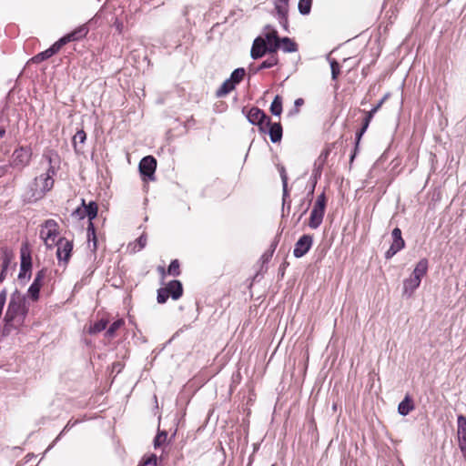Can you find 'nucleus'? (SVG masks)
<instances>
[{
  "mask_svg": "<svg viewBox=\"0 0 466 466\" xmlns=\"http://www.w3.org/2000/svg\"><path fill=\"white\" fill-rule=\"evenodd\" d=\"M107 320L101 319L95 323L91 324L88 328V333L91 335L97 334L106 329L107 326Z\"/></svg>",
  "mask_w": 466,
  "mask_h": 466,
  "instance_id": "31",
  "label": "nucleus"
},
{
  "mask_svg": "<svg viewBox=\"0 0 466 466\" xmlns=\"http://www.w3.org/2000/svg\"><path fill=\"white\" fill-rule=\"evenodd\" d=\"M278 50V46L274 45L271 48L267 47V43L263 40L262 36H258L254 39L251 50L250 56L252 59L257 60L263 57L267 53L274 55Z\"/></svg>",
  "mask_w": 466,
  "mask_h": 466,
  "instance_id": "8",
  "label": "nucleus"
},
{
  "mask_svg": "<svg viewBox=\"0 0 466 466\" xmlns=\"http://www.w3.org/2000/svg\"><path fill=\"white\" fill-rule=\"evenodd\" d=\"M276 14L289 12V0H274Z\"/></svg>",
  "mask_w": 466,
  "mask_h": 466,
  "instance_id": "40",
  "label": "nucleus"
},
{
  "mask_svg": "<svg viewBox=\"0 0 466 466\" xmlns=\"http://www.w3.org/2000/svg\"><path fill=\"white\" fill-rule=\"evenodd\" d=\"M265 128L267 129L266 133H268L270 140L272 143H278L282 138V126L279 122L272 123L269 118V124H265Z\"/></svg>",
  "mask_w": 466,
  "mask_h": 466,
  "instance_id": "18",
  "label": "nucleus"
},
{
  "mask_svg": "<svg viewBox=\"0 0 466 466\" xmlns=\"http://www.w3.org/2000/svg\"><path fill=\"white\" fill-rule=\"evenodd\" d=\"M28 313L25 297L15 289L10 296L7 309L4 317L2 337H7L13 330H19L25 324Z\"/></svg>",
  "mask_w": 466,
  "mask_h": 466,
  "instance_id": "1",
  "label": "nucleus"
},
{
  "mask_svg": "<svg viewBox=\"0 0 466 466\" xmlns=\"http://www.w3.org/2000/svg\"><path fill=\"white\" fill-rule=\"evenodd\" d=\"M457 435L459 448L466 459V417L462 414L457 417Z\"/></svg>",
  "mask_w": 466,
  "mask_h": 466,
  "instance_id": "15",
  "label": "nucleus"
},
{
  "mask_svg": "<svg viewBox=\"0 0 466 466\" xmlns=\"http://www.w3.org/2000/svg\"><path fill=\"white\" fill-rule=\"evenodd\" d=\"M384 104V99H380L376 106H373V108H377V112L381 107V106Z\"/></svg>",
  "mask_w": 466,
  "mask_h": 466,
  "instance_id": "59",
  "label": "nucleus"
},
{
  "mask_svg": "<svg viewBox=\"0 0 466 466\" xmlns=\"http://www.w3.org/2000/svg\"><path fill=\"white\" fill-rule=\"evenodd\" d=\"M167 439V432L166 431H158L157 436L154 439L155 449H157L164 442H166Z\"/></svg>",
  "mask_w": 466,
  "mask_h": 466,
  "instance_id": "44",
  "label": "nucleus"
},
{
  "mask_svg": "<svg viewBox=\"0 0 466 466\" xmlns=\"http://www.w3.org/2000/svg\"><path fill=\"white\" fill-rule=\"evenodd\" d=\"M83 211L86 214V217L88 218V222L92 221L96 218L98 207L96 202L90 201L88 204H86L85 199H82Z\"/></svg>",
  "mask_w": 466,
  "mask_h": 466,
  "instance_id": "21",
  "label": "nucleus"
},
{
  "mask_svg": "<svg viewBox=\"0 0 466 466\" xmlns=\"http://www.w3.org/2000/svg\"><path fill=\"white\" fill-rule=\"evenodd\" d=\"M5 134V129H0V137H3Z\"/></svg>",
  "mask_w": 466,
  "mask_h": 466,
  "instance_id": "63",
  "label": "nucleus"
},
{
  "mask_svg": "<svg viewBox=\"0 0 466 466\" xmlns=\"http://www.w3.org/2000/svg\"><path fill=\"white\" fill-rule=\"evenodd\" d=\"M114 26L116 27V29L117 30V32L120 34L122 33V30H123V27H124V25L123 23L118 20L117 18L115 20L114 22Z\"/></svg>",
  "mask_w": 466,
  "mask_h": 466,
  "instance_id": "56",
  "label": "nucleus"
},
{
  "mask_svg": "<svg viewBox=\"0 0 466 466\" xmlns=\"http://www.w3.org/2000/svg\"><path fill=\"white\" fill-rule=\"evenodd\" d=\"M270 112L273 116H280L282 113V98L277 95L270 105Z\"/></svg>",
  "mask_w": 466,
  "mask_h": 466,
  "instance_id": "32",
  "label": "nucleus"
},
{
  "mask_svg": "<svg viewBox=\"0 0 466 466\" xmlns=\"http://www.w3.org/2000/svg\"><path fill=\"white\" fill-rule=\"evenodd\" d=\"M58 234V224L54 219L46 220L40 229V238L47 248H52L56 244Z\"/></svg>",
  "mask_w": 466,
  "mask_h": 466,
  "instance_id": "5",
  "label": "nucleus"
},
{
  "mask_svg": "<svg viewBox=\"0 0 466 466\" xmlns=\"http://www.w3.org/2000/svg\"><path fill=\"white\" fill-rule=\"evenodd\" d=\"M236 87V85L229 79H226L221 86L217 90L216 96L218 97H223L227 96L228 93H230L232 90H234Z\"/></svg>",
  "mask_w": 466,
  "mask_h": 466,
  "instance_id": "27",
  "label": "nucleus"
},
{
  "mask_svg": "<svg viewBox=\"0 0 466 466\" xmlns=\"http://www.w3.org/2000/svg\"><path fill=\"white\" fill-rule=\"evenodd\" d=\"M328 59L329 61V66H330V69H331V78H332V80H337L338 76L340 73V66L336 59H333V58L330 59L329 57H328Z\"/></svg>",
  "mask_w": 466,
  "mask_h": 466,
  "instance_id": "41",
  "label": "nucleus"
},
{
  "mask_svg": "<svg viewBox=\"0 0 466 466\" xmlns=\"http://www.w3.org/2000/svg\"><path fill=\"white\" fill-rule=\"evenodd\" d=\"M271 30H276V29L274 27H272L270 25H265V27H264L265 33L270 32Z\"/></svg>",
  "mask_w": 466,
  "mask_h": 466,
  "instance_id": "61",
  "label": "nucleus"
},
{
  "mask_svg": "<svg viewBox=\"0 0 466 466\" xmlns=\"http://www.w3.org/2000/svg\"><path fill=\"white\" fill-rule=\"evenodd\" d=\"M141 176L149 179H154L155 171L157 168V160L152 156L144 157L138 165Z\"/></svg>",
  "mask_w": 466,
  "mask_h": 466,
  "instance_id": "12",
  "label": "nucleus"
},
{
  "mask_svg": "<svg viewBox=\"0 0 466 466\" xmlns=\"http://www.w3.org/2000/svg\"><path fill=\"white\" fill-rule=\"evenodd\" d=\"M415 408L414 404H413V401L411 400V398L407 395L405 396V398L403 399V400H401L400 403H399V406H398V412L401 415V416H406L408 415L411 410H413Z\"/></svg>",
  "mask_w": 466,
  "mask_h": 466,
  "instance_id": "22",
  "label": "nucleus"
},
{
  "mask_svg": "<svg viewBox=\"0 0 466 466\" xmlns=\"http://www.w3.org/2000/svg\"><path fill=\"white\" fill-rule=\"evenodd\" d=\"M278 63H279L278 56L276 55H270V56L268 59H266L265 61H263L260 65H258L257 66H254L253 64H251L248 67V71L250 74L256 75L261 70L271 68V67L277 66Z\"/></svg>",
  "mask_w": 466,
  "mask_h": 466,
  "instance_id": "19",
  "label": "nucleus"
},
{
  "mask_svg": "<svg viewBox=\"0 0 466 466\" xmlns=\"http://www.w3.org/2000/svg\"><path fill=\"white\" fill-rule=\"evenodd\" d=\"M429 261L427 258H421L415 266L411 276L403 281V295L410 297L420 287L421 279L427 274Z\"/></svg>",
  "mask_w": 466,
  "mask_h": 466,
  "instance_id": "3",
  "label": "nucleus"
},
{
  "mask_svg": "<svg viewBox=\"0 0 466 466\" xmlns=\"http://www.w3.org/2000/svg\"><path fill=\"white\" fill-rule=\"evenodd\" d=\"M42 284L43 283L40 281L33 280L32 284L28 288L27 295L32 300L36 301L39 299Z\"/></svg>",
  "mask_w": 466,
  "mask_h": 466,
  "instance_id": "28",
  "label": "nucleus"
},
{
  "mask_svg": "<svg viewBox=\"0 0 466 466\" xmlns=\"http://www.w3.org/2000/svg\"><path fill=\"white\" fill-rule=\"evenodd\" d=\"M279 172L282 183H288V175H287L286 169L283 166H280L279 167Z\"/></svg>",
  "mask_w": 466,
  "mask_h": 466,
  "instance_id": "52",
  "label": "nucleus"
},
{
  "mask_svg": "<svg viewBox=\"0 0 466 466\" xmlns=\"http://www.w3.org/2000/svg\"><path fill=\"white\" fill-rule=\"evenodd\" d=\"M88 32H89V29H88L87 25H82L76 27L72 32H70V33L65 35L64 36H62L61 38H59L57 40V42L59 43V45L62 47L69 42L78 41V40L86 37V35L88 34Z\"/></svg>",
  "mask_w": 466,
  "mask_h": 466,
  "instance_id": "13",
  "label": "nucleus"
},
{
  "mask_svg": "<svg viewBox=\"0 0 466 466\" xmlns=\"http://www.w3.org/2000/svg\"><path fill=\"white\" fill-rule=\"evenodd\" d=\"M325 210L313 207L310 211L309 219V227L312 229H317L323 221Z\"/></svg>",
  "mask_w": 466,
  "mask_h": 466,
  "instance_id": "20",
  "label": "nucleus"
},
{
  "mask_svg": "<svg viewBox=\"0 0 466 466\" xmlns=\"http://www.w3.org/2000/svg\"><path fill=\"white\" fill-rule=\"evenodd\" d=\"M32 149L30 147H20L14 150L10 166L22 170L30 164Z\"/></svg>",
  "mask_w": 466,
  "mask_h": 466,
  "instance_id": "6",
  "label": "nucleus"
},
{
  "mask_svg": "<svg viewBox=\"0 0 466 466\" xmlns=\"http://www.w3.org/2000/svg\"><path fill=\"white\" fill-rule=\"evenodd\" d=\"M158 271L163 275V277L166 274L165 268L163 267H158Z\"/></svg>",
  "mask_w": 466,
  "mask_h": 466,
  "instance_id": "62",
  "label": "nucleus"
},
{
  "mask_svg": "<svg viewBox=\"0 0 466 466\" xmlns=\"http://www.w3.org/2000/svg\"><path fill=\"white\" fill-rule=\"evenodd\" d=\"M392 242L390 248L385 252V258L390 259L399 251L405 248V241L401 236V230L399 228H395L391 232Z\"/></svg>",
  "mask_w": 466,
  "mask_h": 466,
  "instance_id": "9",
  "label": "nucleus"
},
{
  "mask_svg": "<svg viewBox=\"0 0 466 466\" xmlns=\"http://www.w3.org/2000/svg\"><path fill=\"white\" fill-rule=\"evenodd\" d=\"M87 240L89 244L92 242V250L96 251L97 248V238L96 234V228L92 221L88 222L87 226Z\"/></svg>",
  "mask_w": 466,
  "mask_h": 466,
  "instance_id": "30",
  "label": "nucleus"
},
{
  "mask_svg": "<svg viewBox=\"0 0 466 466\" xmlns=\"http://www.w3.org/2000/svg\"><path fill=\"white\" fill-rule=\"evenodd\" d=\"M276 18L279 21V24L285 31H289V19L288 13H279L276 14Z\"/></svg>",
  "mask_w": 466,
  "mask_h": 466,
  "instance_id": "45",
  "label": "nucleus"
},
{
  "mask_svg": "<svg viewBox=\"0 0 466 466\" xmlns=\"http://www.w3.org/2000/svg\"><path fill=\"white\" fill-rule=\"evenodd\" d=\"M123 367L124 365L121 362L117 361L113 363L112 369L113 371L119 373L122 370Z\"/></svg>",
  "mask_w": 466,
  "mask_h": 466,
  "instance_id": "55",
  "label": "nucleus"
},
{
  "mask_svg": "<svg viewBox=\"0 0 466 466\" xmlns=\"http://www.w3.org/2000/svg\"><path fill=\"white\" fill-rule=\"evenodd\" d=\"M390 94H386L381 99H384V102L388 99Z\"/></svg>",
  "mask_w": 466,
  "mask_h": 466,
  "instance_id": "64",
  "label": "nucleus"
},
{
  "mask_svg": "<svg viewBox=\"0 0 466 466\" xmlns=\"http://www.w3.org/2000/svg\"><path fill=\"white\" fill-rule=\"evenodd\" d=\"M263 40L267 43V47L271 48L272 46H278V49L280 47V38L278 35L277 30H271L270 32L265 33Z\"/></svg>",
  "mask_w": 466,
  "mask_h": 466,
  "instance_id": "25",
  "label": "nucleus"
},
{
  "mask_svg": "<svg viewBox=\"0 0 466 466\" xmlns=\"http://www.w3.org/2000/svg\"><path fill=\"white\" fill-rule=\"evenodd\" d=\"M56 258L59 262L67 263L73 250V242L65 238H59L56 244Z\"/></svg>",
  "mask_w": 466,
  "mask_h": 466,
  "instance_id": "11",
  "label": "nucleus"
},
{
  "mask_svg": "<svg viewBox=\"0 0 466 466\" xmlns=\"http://www.w3.org/2000/svg\"><path fill=\"white\" fill-rule=\"evenodd\" d=\"M320 169H321L320 167H319L318 168L314 169V171H313L314 180H313L312 186H311L310 189L309 190L307 196L302 198V199H309V200H310V203L312 202V199H313V194H314L315 187H316V184H317V178L319 177H320V174H321V170Z\"/></svg>",
  "mask_w": 466,
  "mask_h": 466,
  "instance_id": "36",
  "label": "nucleus"
},
{
  "mask_svg": "<svg viewBox=\"0 0 466 466\" xmlns=\"http://www.w3.org/2000/svg\"><path fill=\"white\" fill-rule=\"evenodd\" d=\"M55 180L42 174L35 177L29 184L27 190L24 194V201L26 203H35L43 198L46 192L52 189Z\"/></svg>",
  "mask_w": 466,
  "mask_h": 466,
  "instance_id": "2",
  "label": "nucleus"
},
{
  "mask_svg": "<svg viewBox=\"0 0 466 466\" xmlns=\"http://www.w3.org/2000/svg\"><path fill=\"white\" fill-rule=\"evenodd\" d=\"M326 202H327V198H326L325 193L322 192L320 195L318 196L313 207L325 210L326 209Z\"/></svg>",
  "mask_w": 466,
  "mask_h": 466,
  "instance_id": "47",
  "label": "nucleus"
},
{
  "mask_svg": "<svg viewBox=\"0 0 466 466\" xmlns=\"http://www.w3.org/2000/svg\"><path fill=\"white\" fill-rule=\"evenodd\" d=\"M242 112L246 114L250 124L258 127L260 132H267L264 126L265 124H269V116L262 109L253 106L246 112V107H243Z\"/></svg>",
  "mask_w": 466,
  "mask_h": 466,
  "instance_id": "7",
  "label": "nucleus"
},
{
  "mask_svg": "<svg viewBox=\"0 0 466 466\" xmlns=\"http://www.w3.org/2000/svg\"><path fill=\"white\" fill-rule=\"evenodd\" d=\"M59 168H60V167L49 166L47 170L45 173H43L42 175L43 176L48 175L49 178L54 179V177L56 175Z\"/></svg>",
  "mask_w": 466,
  "mask_h": 466,
  "instance_id": "49",
  "label": "nucleus"
},
{
  "mask_svg": "<svg viewBox=\"0 0 466 466\" xmlns=\"http://www.w3.org/2000/svg\"><path fill=\"white\" fill-rule=\"evenodd\" d=\"M369 126H370V122L363 119L362 126L360 128H364L367 131Z\"/></svg>",
  "mask_w": 466,
  "mask_h": 466,
  "instance_id": "60",
  "label": "nucleus"
},
{
  "mask_svg": "<svg viewBox=\"0 0 466 466\" xmlns=\"http://www.w3.org/2000/svg\"><path fill=\"white\" fill-rule=\"evenodd\" d=\"M13 257V252L10 249L7 248L2 249V269L0 272V283L5 280L9 268L14 270L15 268V264H12Z\"/></svg>",
  "mask_w": 466,
  "mask_h": 466,
  "instance_id": "16",
  "label": "nucleus"
},
{
  "mask_svg": "<svg viewBox=\"0 0 466 466\" xmlns=\"http://www.w3.org/2000/svg\"><path fill=\"white\" fill-rule=\"evenodd\" d=\"M312 0H299L298 9L300 15H307L311 11Z\"/></svg>",
  "mask_w": 466,
  "mask_h": 466,
  "instance_id": "38",
  "label": "nucleus"
},
{
  "mask_svg": "<svg viewBox=\"0 0 466 466\" xmlns=\"http://www.w3.org/2000/svg\"><path fill=\"white\" fill-rule=\"evenodd\" d=\"M246 75V70L243 67L236 68L230 75L229 79L237 86L239 84Z\"/></svg>",
  "mask_w": 466,
  "mask_h": 466,
  "instance_id": "37",
  "label": "nucleus"
},
{
  "mask_svg": "<svg viewBox=\"0 0 466 466\" xmlns=\"http://www.w3.org/2000/svg\"><path fill=\"white\" fill-rule=\"evenodd\" d=\"M78 421L77 420H75V421H72V420H69L66 426L64 427V429L62 430V431L57 435V437L54 440V441L48 446V448L46 449V452H47L48 451H50L55 445L56 443L61 439V437L63 436V434L66 431H68L71 428H73Z\"/></svg>",
  "mask_w": 466,
  "mask_h": 466,
  "instance_id": "39",
  "label": "nucleus"
},
{
  "mask_svg": "<svg viewBox=\"0 0 466 466\" xmlns=\"http://www.w3.org/2000/svg\"><path fill=\"white\" fill-rule=\"evenodd\" d=\"M46 269L45 268H42L40 270H38L35 274V277L34 279V280L35 281H40L43 283V280L44 279L46 278Z\"/></svg>",
  "mask_w": 466,
  "mask_h": 466,
  "instance_id": "51",
  "label": "nucleus"
},
{
  "mask_svg": "<svg viewBox=\"0 0 466 466\" xmlns=\"http://www.w3.org/2000/svg\"><path fill=\"white\" fill-rule=\"evenodd\" d=\"M283 194H282V216L284 217L285 205L288 204V213L290 211L291 201L289 199V192L288 189V183H282Z\"/></svg>",
  "mask_w": 466,
  "mask_h": 466,
  "instance_id": "35",
  "label": "nucleus"
},
{
  "mask_svg": "<svg viewBox=\"0 0 466 466\" xmlns=\"http://www.w3.org/2000/svg\"><path fill=\"white\" fill-rule=\"evenodd\" d=\"M167 273L174 277H177L180 275L179 262L177 259H173L170 262Z\"/></svg>",
  "mask_w": 466,
  "mask_h": 466,
  "instance_id": "43",
  "label": "nucleus"
},
{
  "mask_svg": "<svg viewBox=\"0 0 466 466\" xmlns=\"http://www.w3.org/2000/svg\"><path fill=\"white\" fill-rule=\"evenodd\" d=\"M278 244H279V239L276 238L271 243L269 249L262 255V259L264 260V262L268 261L272 258L273 253L275 252V249H276Z\"/></svg>",
  "mask_w": 466,
  "mask_h": 466,
  "instance_id": "46",
  "label": "nucleus"
},
{
  "mask_svg": "<svg viewBox=\"0 0 466 466\" xmlns=\"http://www.w3.org/2000/svg\"><path fill=\"white\" fill-rule=\"evenodd\" d=\"M32 271V258L30 254H25L24 251L21 252V264L18 274V279L21 283H25L31 278Z\"/></svg>",
  "mask_w": 466,
  "mask_h": 466,
  "instance_id": "14",
  "label": "nucleus"
},
{
  "mask_svg": "<svg viewBox=\"0 0 466 466\" xmlns=\"http://www.w3.org/2000/svg\"><path fill=\"white\" fill-rule=\"evenodd\" d=\"M376 113H377V108L372 107L369 112L366 113L364 120L370 123V121L372 120V118Z\"/></svg>",
  "mask_w": 466,
  "mask_h": 466,
  "instance_id": "53",
  "label": "nucleus"
},
{
  "mask_svg": "<svg viewBox=\"0 0 466 466\" xmlns=\"http://www.w3.org/2000/svg\"><path fill=\"white\" fill-rule=\"evenodd\" d=\"M365 132H366V130L364 128H360L356 132V135H355V147H354L353 152L351 153L350 157V163L353 162L354 158L356 157V156L358 154L360 142V139H361L362 136L365 134Z\"/></svg>",
  "mask_w": 466,
  "mask_h": 466,
  "instance_id": "34",
  "label": "nucleus"
},
{
  "mask_svg": "<svg viewBox=\"0 0 466 466\" xmlns=\"http://www.w3.org/2000/svg\"><path fill=\"white\" fill-rule=\"evenodd\" d=\"M61 48H62L61 46L56 41L46 50L40 52L37 55L34 56L29 60V63L31 62V63H35V64H39L45 60H47L48 58H50L51 56L56 55Z\"/></svg>",
  "mask_w": 466,
  "mask_h": 466,
  "instance_id": "17",
  "label": "nucleus"
},
{
  "mask_svg": "<svg viewBox=\"0 0 466 466\" xmlns=\"http://www.w3.org/2000/svg\"><path fill=\"white\" fill-rule=\"evenodd\" d=\"M310 200L309 199H301L300 203L297 206V210L294 213V216L299 213L297 223L300 221V219L306 215L310 208Z\"/></svg>",
  "mask_w": 466,
  "mask_h": 466,
  "instance_id": "29",
  "label": "nucleus"
},
{
  "mask_svg": "<svg viewBox=\"0 0 466 466\" xmlns=\"http://www.w3.org/2000/svg\"><path fill=\"white\" fill-rule=\"evenodd\" d=\"M86 139V134L83 129L78 130L75 134V136L73 137L72 143H73V146H74L76 151H77V148H76L77 143L84 144Z\"/></svg>",
  "mask_w": 466,
  "mask_h": 466,
  "instance_id": "42",
  "label": "nucleus"
},
{
  "mask_svg": "<svg viewBox=\"0 0 466 466\" xmlns=\"http://www.w3.org/2000/svg\"><path fill=\"white\" fill-rule=\"evenodd\" d=\"M304 104V100L302 98H297L294 102L295 106L299 107Z\"/></svg>",
  "mask_w": 466,
  "mask_h": 466,
  "instance_id": "58",
  "label": "nucleus"
},
{
  "mask_svg": "<svg viewBox=\"0 0 466 466\" xmlns=\"http://www.w3.org/2000/svg\"><path fill=\"white\" fill-rule=\"evenodd\" d=\"M183 295V286L181 281L173 279L167 283L165 288L157 289V300L159 304L167 302V299L171 297L172 299L177 300Z\"/></svg>",
  "mask_w": 466,
  "mask_h": 466,
  "instance_id": "4",
  "label": "nucleus"
},
{
  "mask_svg": "<svg viewBox=\"0 0 466 466\" xmlns=\"http://www.w3.org/2000/svg\"><path fill=\"white\" fill-rule=\"evenodd\" d=\"M43 157L48 162L49 166L60 167L61 158L56 151L47 149L44 152Z\"/></svg>",
  "mask_w": 466,
  "mask_h": 466,
  "instance_id": "24",
  "label": "nucleus"
},
{
  "mask_svg": "<svg viewBox=\"0 0 466 466\" xmlns=\"http://www.w3.org/2000/svg\"><path fill=\"white\" fill-rule=\"evenodd\" d=\"M124 320L122 319H116L114 321L109 328L106 329L105 336L107 339H111L115 337L116 331L119 329L124 325Z\"/></svg>",
  "mask_w": 466,
  "mask_h": 466,
  "instance_id": "33",
  "label": "nucleus"
},
{
  "mask_svg": "<svg viewBox=\"0 0 466 466\" xmlns=\"http://www.w3.org/2000/svg\"><path fill=\"white\" fill-rule=\"evenodd\" d=\"M157 457L156 454H151L143 459L142 466H157Z\"/></svg>",
  "mask_w": 466,
  "mask_h": 466,
  "instance_id": "48",
  "label": "nucleus"
},
{
  "mask_svg": "<svg viewBox=\"0 0 466 466\" xmlns=\"http://www.w3.org/2000/svg\"><path fill=\"white\" fill-rule=\"evenodd\" d=\"M313 245V236L309 234L302 235L295 243L293 256L297 258L305 256Z\"/></svg>",
  "mask_w": 466,
  "mask_h": 466,
  "instance_id": "10",
  "label": "nucleus"
},
{
  "mask_svg": "<svg viewBox=\"0 0 466 466\" xmlns=\"http://www.w3.org/2000/svg\"><path fill=\"white\" fill-rule=\"evenodd\" d=\"M285 53H294L298 51V45L289 37L280 38V47Z\"/></svg>",
  "mask_w": 466,
  "mask_h": 466,
  "instance_id": "26",
  "label": "nucleus"
},
{
  "mask_svg": "<svg viewBox=\"0 0 466 466\" xmlns=\"http://www.w3.org/2000/svg\"><path fill=\"white\" fill-rule=\"evenodd\" d=\"M72 216L76 217L78 219H83L86 218V214L83 211V206L78 207L73 213Z\"/></svg>",
  "mask_w": 466,
  "mask_h": 466,
  "instance_id": "50",
  "label": "nucleus"
},
{
  "mask_svg": "<svg viewBox=\"0 0 466 466\" xmlns=\"http://www.w3.org/2000/svg\"><path fill=\"white\" fill-rule=\"evenodd\" d=\"M10 167H12L10 164L0 166V177L5 176L9 172Z\"/></svg>",
  "mask_w": 466,
  "mask_h": 466,
  "instance_id": "54",
  "label": "nucleus"
},
{
  "mask_svg": "<svg viewBox=\"0 0 466 466\" xmlns=\"http://www.w3.org/2000/svg\"><path fill=\"white\" fill-rule=\"evenodd\" d=\"M240 380H241V375L239 372H238L237 374H234L232 377L233 383H239Z\"/></svg>",
  "mask_w": 466,
  "mask_h": 466,
  "instance_id": "57",
  "label": "nucleus"
},
{
  "mask_svg": "<svg viewBox=\"0 0 466 466\" xmlns=\"http://www.w3.org/2000/svg\"><path fill=\"white\" fill-rule=\"evenodd\" d=\"M147 241V235L142 234L134 242L128 244L127 249L129 250L130 253H137L146 247Z\"/></svg>",
  "mask_w": 466,
  "mask_h": 466,
  "instance_id": "23",
  "label": "nucleus"
}]
</instances>
